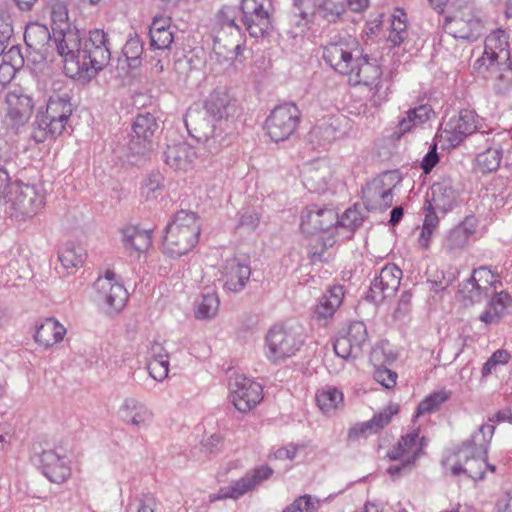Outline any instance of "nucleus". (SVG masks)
I'll use <instances>...</instances> for the list:
<instances>
[{
  "instance_id": "1",
  "label": "nucleus",
  "mask_w": 512,
  "mask_h": 512,
  "mask_svg": "<svg viewBox=\"0 0 512 512\" xmlns=\"http://www.w3.org/2000/svg\"><path fill=\"white\" fill-rule=\"evenodd\" d=\"M238 113V101L225 87L214 89L204 100L202 109L190 107L184 118L191 137L203 142L211 153L227 145V136Z\"/></svg>"
},
{
  "instance_id": "2",
  "label": "nucleus",
  "mask_w": 512,
  "mask_h": 512,
  "mask_svg": "<svg viewBox=\"0 0 512 512\" xmlns=\"http://www.w3.org/2000/svg\"><path fill=\"white\" fill-rule=\"evenodd\" d=\"M200 232L201 222L197 213L177 211L165 227L163 253L173 259L188 254L197 245Z\"/></svg>"
},
{
  "instance_id": "3",
  "label": "nucleus",
  "mask_w": 512,
  "mask_h": 512,
  "mask_svg": "<svg viewBox=\"0 0 512 512\" xmlns=\"http://www.w3.org/2000/svg\"><path fill=\"white\" fill-rule=\"evenodd\" d=\"M494 431V426L483 424L471 436V439L462 443L457 452L458 460L451 467L452 475L459 476L465 473L474 480H482L484 478L488 445Z\"/></svg>"
},
{
  "instance_id": "4",
  "label": "nucleus",
  "mask_w": 512,
  "mask_h": 512,
  "mask_svg": "<svg viewBox=\"0 0 512 512\" xmlns=\"http://www.w3.org/2000/svg\"><path fill=\"white\" fill-rule=\"evenodd\" d=\"M71 98L68 94H53L49 97L45 112L38 111L31 127V138L35 143L60 136L72 115Z\"/></svg>"
},
{
  "instance_id": "5",
  "label": "nucleus",
  "mask_w": 512,
  "mask_h": 512,
  "mask_svg": "<svg viewBox=\"0 0 512 512\" xmlns=\"http://www.w3.org/2000/svg\"><path fill=\"white\" fill-rule=\"evenodd\" d=\"M442 27L455 39L469 42L478 40L487 32L481 12L472 3L465 1L452 3L444 17Z\"/></svg>"
},
{
  "instance_id": "6",
  "label": "nucleus",
  "mask_w": 512,
  "mask_h": 512,
  "mask_svg": "<svg viewBox=\"0 0 512 512\" xmlns=\"http://www.w3.org/2000/svg\"><path fill=\"white\" fill-rule=\"evenodd\" d=\"M304 342L305 334L301 324H275L265 336V356L272 364H280L294 356Z\"/></svg>"
},
{
  "instance_id": "7",
  "label": "nucleus",
  "mask_w": 512,
  "mask_h": 512,
  "mask_svg": "<svg viewBox=\"0 0 512 512\" xmlns=\"http://www.w3.org/2000/svg\"><path fill=\"white\" fill-rule=\"evenodd\" d=\"M80 81L87 82L98 75L111 59V42L108 32L92 29L87 37H81Z\"/></svg>"
},
{
  "instance_id": "8",
  "label": "nucleus",
  "mask_w": 512,
  "mask_h": 512,
  "mask_svg": "<svg viewBox=\"0 0 512 512\" xmlns=\"http://www.w3.org/2000/svg\"><path fill=\"white\" fill-rule=\"evenodd\" d=\"M240 10L241 21L251 37H265L273 30L272 0H242Z\"/></svg>"
},
{
  "instance_id": "9",
  "label": "nucleus",
  "mask_w": 512,
  "mask_h": 512,
  "mask_svg": "<svg viewBox=\"0 0 512 512\" xmlns=\"http://www.w3.org/2000/svg\"><path fill=\"white\" fill-rule=\"evenodd\" d=\"M53 50L63 58L64 71L70 78L80 81V53L81 36L77 29L66 27V29L54 28Z\"/></svg>"
},
{
  "instance_id": "10",
  "label": "nucleus",
  "mask_w": 512,
  "mask_h": 512,
  "mask_svg": "<svg viewBox=\"0 0 512 512\" xmlns=\"http://www.w3.org/2000/svg\"><path fill=\"white\" fill-rule=\"evenodd\" d=\"M360 52L358 41L349 35L335 34L323 46L322 57L326 64L339 74L352 71L355 55Z\"/></svg>"
},
{
  "instance_id": "11",
  "label": "nucleus",
  "mask_w": 512,
  "mask_h": 512,
  "mask_svg": "<svg viewBox=\"0 0 512 512\" xmlns=\"http://www.w3.org/2000/svg\"><path fill=\"white\" fill-rule=\"evenodd\" d=\"M401 181L398 171H386L362 188V200L368 211H384L392 206L393 190Z\"/></svg>"
},
{
  "instance_id": "12",
  "label": "nucleus",
  "mask_w": 512,
  "mask_h": 512,
  "mask_svg": "<svg viewBox=\"0 0 512 512\" xmlns=\"http://www.w3.org/2000/svg\"><path fill=\"white\" fill-rule=\"evenodd\" d=\"M11 203V216L18 221L33 218L45 205V194L36 185L24 184L16 179L13 194L7 199Z\"/></svg>"
},
{
  "instance_id": "13",
  "label": "nucleus",
  "mask_w": 512,
  "mask_h": 512,
  "mask_svg": "<svg viewBox=\"0 0 512 512\" xmlns=\"http://www.w3.org/2000/svg\"><path fill=\"white\" fill-rule=\"evenodd\" d=\"M502 286V281L497 271H492L488 266H480L473 269L471 276L460 285L458 294L470 304L481 303L488 299L490 292Z\"/></svg>"
},
{
  "instance_id": "14",
  "label": "nucleus",
  "mask_w": 512,
  "mask_h": 512,
  "mask_svg": "<svg viewBox=\"0 0 512 512\" xmlns=\"http://www.w3.org/2000/svg\"><path fill=\"white\" fill-rule=\"evenodd\" d=\"M301 112L294 103L276 106L267 117L265 127L271 140L280 142L287 140L297 129Z\"/></svg>"
},
{
  "instance_id": "15",
  "label": "nucleus",
  "mask_w": 512,
  "mask_h": 512,
  "mask_svg": "<svg viewBox=\"0 0 512 512\" xmlns=\"http://www.w3.org/2000/svg\"><path fill=\"white\" fill-rule=\"evenodd\" d=\"M159 128L156 118L150 114H139L132 125L128 143L132 155L144 156L153 149L154 136Z\"/></svg>"
},
{
  "instance_id": "16",
  "label": "nucleus",
  "mask_w": 512,
  "mask_h": 512,
  "mask_svg": "<svg viewBox=\"0 0 512 512\" xmlns=\"http://www.w3.org/2000/svg\"><path fill=\"white\" fill-rule=\"evenodd\" d=\"M338 221L339 215L334 208L310 204L301 213L300 228L307 235H315L337 228Z\"/></svg>"
},
{
  "instance_id": "17",
  "label": "nucleus",
  "mask_w": 512,
  "mask_h": 512,
  "mask_svg": "<svg viewBox=\"0 0 512 512\" xmlns=\"http://www.w3.org/2000/svg\"><path fill=\"white\" fill-rule=\"evenodd\" d=\"M230 397L235 408L246 413L263 398L262 386L244 375H235L229 380Z\"/></svg>"
},
{
  "instance_id": "18",
  "label": "nucleus",
  "mask_w": 512,
  "mask_h": 512,
  "mask_svg": "<svg viewBox=\"0 0 512 512\" xmlns=\"http://www.w3.org/2000/svg\"><path fill=\"white\" fill-rule=\"evenodd\" d=\"M115 273L111 270L105 272L94 282L96 299L107 308L109 312L120 311L126 304L128 293L125 287L115 281Z\"/></svg>"
},
{
  "instance_id": "19",
  "label": "nucleus",
  "mask_w": 512,
  "mask_h": 512,
  "mask_svg": "<svg viewBox=\"0 0 512 512\" xmlns=\"http://www.w3.org/2000/svg\"><path fill=\"white\" fill-rule=\"evenodd\" d=\"M402 270L393 263L386 264L373 279L367 294V300L380 304L395 295L402 279Z\"/></svg>"
},
{
  "instance_id": "20",
  "label": "nucleus",
  "mask_w": 512,
  "mask_h": 512,
  "mask_svg": "<svg viewBox=\"0 0 512 512\" xmlns=\"http://www.w3.org/2000/svg\"><path fill=\"white\" fill-rule=\"evenodd\" d=\"M367 340L368 333L365 323L353 321L349 324L345 334L336 338L333 349L335 354L343 359H355L362 354Z\"/></svg>"
},
{
  "instance_id": "21",
  "label": "nucleus",
  "mask_w": 512,
  "mask_h": 512,
  "mask_svg": "<svg viewBox=\"0 0 512 512\" xmlns=\"http://www.w3.org/2000/svg\"><path fill=\"white\" fill-rule=\"evenodd\" d=\"M24 41L32 61H45L53 52V33L40 23H29L24 32Z\"/></svg>"
},
{
  "instance_id": "22",
  "label": "nucleus",
  "mask_w": 512,
  "mask_h": 512,
  "mask_svg": "<svg viewBox=\"0 0 512 512\" xmlns=\"http://www.w3.org/2000/svg\"><path fill=\"white\" fill-rule=\"evenodd\" d=\"M477 130V115L474 111L463 109L451 117L441 131L440 137L450 146H458L467 136Z\"/></svg>"
},
{
  "instance_id": "23",
  "label": "nucleus",
  "mask_w": 512,
  "mask_h": 512,
  "mask_svg": "<svg viewBox=\"0 0 512 512\" xmlns=\"http://www.w3.org/2000/svg\"><path fill=\"white\" fill-rule=\"evenodd\" d=\"M345 75L354 85L370 86L378 91L382 70L376 58L359 52L358 55H355L351 73Z\"/></svg>"
},
{
  "instance_id": "24",
  "label": "nucleus",
  "mask_w": 512,
  "mask_h": 512,
  "mask_svg": "<svg viewBox=\"0 0 512 512\" xmlns=\"http://www.w3.org/2000/svg\"><path fill=\"white\" fill-rule=\"evenodd\" d=\"M220 282L227 291L238 293L242 291L251 276V268L246 260L237 257L227 259L220 269Z\"/></svg>"
},
{
  "instance_id": "25",
  "label": "nucleus",
  "mask_w": 512,
  "mask_h": 512,
  "mask_svg": "<svg viewBox=\"0 0 512 512\" xmlns=\"http://www.w3.org/2000/svg\"><path fill=\"white\" fill-rule=\"evenodd\" d=\"M273 474V469L267 465L255 468L251 473H247L239 480L233 482L230 486L221 488L219 495L212 498L225 499L232 498L238 499L246 492L251 491L256 486L260 485L263 481L269 479Z\"/></svg>"
},
{
  "instance_id": "26",
  "label": "nucleus",
  "mask_w": 512,
  "mask_h": 512,
  "mask_svg": "<svg viewBox=\"0 0 512 512\" xmlns=\"http://www.w3.org/2000/svg\"><path fill=\"white\" fill-rule=\"evenodd\" d=\"M430 190L431 194L425 202L427 209H437L445 214L458 206L460 194L450 179L435 182Z\"/></svg>"
},
{
  "instance_id": "27",
  "label": "nucleus",
  "mask_w": 512,
  "mask_h": 512,
  "mask_svg": "<svg viewBox=\"0 0 512 512\" xmlns=\"http://www.w3.org/2000/svg\"><path fill=\"white\" fill-rule=\"evenodd\" d=\"M7 117L12 128L19 129L30 119L34 110V101L29 95L11 91L6 95Z\"/></svg>"
},
{
  "instance_id": "28",
  "label": "nucleus",
  "mask_w": 512,
  "mask_h": 512,
  "mask_svg": "<svg viewBox=\"0 0 512 512\" xmlns=\"http://www.w3.org/2000/svg\"><path fill=\"white\" fill-rule=\"evenodd\" d=\"M427 445L426 437H419L417 430L401 436L397 444L387 452L390 460H409L416 462Z\"/></svg>"
},
{
  "instance_id": "29",
  "label": "nucleus",
  "mask_w": 512,
  "mask_h": 512,
  "mask_svg": "<svg viewBox=\"0 0 512 512\" xmlns=\"http://www.w3.org/2000/svg\"><path fill=\"white\" fill-rule=\"evenodd\" d=\"M508 41L504 30L497 29L493 30L485 38V49L481 58L477 60L480 66L485 65L489 62V66H494V62L497 60L509 61L510 53L507 49Z\"/></svg>"
},
{
  "instance_id": "30",
  "label": "nucleus",
  "mask_w": 512,
  "mask_h": 512,
  "mask_svg": "<svg viewBox=\"0 0 512 512\" xmlns=\"http://www.w3.org/2000/svg\"><path fill=\"white\" fill-rule=\"evenodd\" d=\"M478 220L474 215H467L456 227L451 229L443 242V248L449 254L461 251L475 233Z\"/></svg>"
},
{
  "instance_id": "31",
  "label": "nucleus",
  "mask_w": 512,
  "mask_h": 512,
  "mask_svg": "<svg viewBox=\"0 0 512 512\" xmlns=\"http://www.w3.org/2000/svg\"><path fill=\"white\" fill-rule=\"evenodd\" d=\"M164 162L175 171H187L192 168L197 153L190 144L181 141L168 145L163 152Z\"/></svg>"
},
{
  "instance_id": "32",
  "label": "nucleus",
  "mask_w": 512,
  "mask_h": 512,
  "mask_svg": "<svg viewBox=\"0 0 512 512\" xmlns=\"http://www.w3.org/2000/svg\"><path fill=\"white\" fill-rule=\"evenodd\" d=\"M43 474L53 483H63L71 475V469L65 456L54 450H44L40 456Z\"/></svg>"
},
{
  "instance_id": "33",
  "label": "nucleus",
  "mask_w": 512,
  "mask_h": 512,
  "mask_svg": "<svg viewBox=\"0 0 512 512\" xmlns=\"http://www.w3.org/2000/svg\"><path fill=\"white\" fill-rule=\"evenodd\" d=\"M488 308L479 316L480 321L487 325L498 324L512 305V297L507 291L490 292Z\"/></svg>"
},
{
  "instance_id": "34",
  "label": "nucleus",
  "mask_w": 512,
  "mask_h": 512,
  "mask_svg": "<svg viewBox=\"0 0 512 512\" xmlns=\"http://www.w3.org/2000/svg\"><path fill=\"white\" fill-rule=\"evenodd\" d=\"M122 419L125 423L138 428L147 427L153 419V413L140 401L126 398L120 407Z\"/></svg>"
},
{
  "instance_id": "35",
  "label": "nucleus",
  "mask_w": 512,
  "mask_h": 512,
  "mask_svg": "<svg viewBox=\"0 0 512 512\" xmlns=\"http://www.w3.org/2000/svg\"><path fill=\"white\" fill-rule=\"evenodd\" d=\"M150 230L140 229L138 226H125L121 229L122 244L126 251L131 255L143 253L152 245V235Z\"/></svg>"
},
{
  "instance_id": "36",
  "label": "nucleus",
  "mask_w": 512,
  "mask_h": 512,
  "mask_svg": "<svg viewBox=\"0 0 512 512\" xmlns=\"http://www.w3.org/2000/svg\"><path fill=\"white\" fill-rule=\"evenodd\" d=\"M344 294L342 285H333L327 289L314 309L315 318L319 321L331 318L342 304Z\"/></svg>"
},
{
  "instance_id": "37",
  "label": "nucleus",
  "mask_w": 512,
  "mask_h": 512,
  "mask_svg": "<svg viewBox=\"0 0 512 512\" xmlns=\"http://www.w3.org/2000/svg\"><path fill=\"white\" fill-rule=\"evenodd\" d=\"M65 334L66 328L55 318H46L36 325L34 339L38 344L49 348L61 342Z\"/></svg>"
},
{
  "instance_id": "38",
  "label": "nucleus",
  "mask_w": 512,
  "mask_h": 512,
  "mask_svg": "<svg viewBox=\"0 0 512 512\" xmlns=\"http://www.w3.org/2000/svg\"><path fill=\"white\" fill-rule=\"evenodd\" d=\"M433 113V109L429 104H422L408 110L406 116L398 122V131H396L395 134H398V137H400L411 131L413 127L424 124L430 119Z\"/></svg>"
},
{
  "instance_id": "39",
  "label": "nucleus",
  "mask_w": 512,
  "mask_h": 512,
  "mask_svg": "<svg viewBox=\"0 0 512 512\" xmlns=\"http://www.w3.org/2000/svg\"><path fill=\"white\" fill-rule=\"evenodd\" d=\"M486 69H492L494 73L493 89L497 95H505L512 88V64L509 61H496L494 66H489V62L484 65Z\"/></svg>"
},
{
  "instance_id": "40",
  "label": "nucleus",
  "mask_w": 512,
  "mask_h": 512,
  "mask_svg": "<svg viewBox=\"0 0 512 512\" xmlns=\"http://www.w3.org/2000/svg\"><path fill=\"white\" fill-rule=\"evenodd\" d=\"M347 0H320L314 14L328 23H336L346 12Z\"/></svg>"
},
{
  "instance_id": "41",
  "label": "nucleus",
  "mask_w": 512,
  "mask_h": 512,
  "mask_svg": "<svg viewBox=\"0 0 512 512\" xmlns=\"http://www.w3.org/2000/svg\"><path fill=\"white\" fill-rule=\"evenodd\" d=\"M58 260L68 273L81 266L85 260V252L82 247L72 243H66L58 252Z\"/></svg>"
},
{
  "instance_id": "42",
  "label": "nucleus",
  "mask_w": 512,
  "mask_h": 512,
  "mask_svg": "<svg viewBox=\"0 0 512 512\" xmlns=\"http://www.w3.org/2000/svg\"><path fill=\"white\" fill-rule=\"evenodd\" d=\"M335 244V238L332 235L324 237L323 234L312 239L307 247V253L310 260L315 262H328L330 254L327 252Z\"/></svg>"
},
{
  "instance_id": "43",
  "label": "nucleus",
  "mask_w": 512,
  "mask_h": 512,
  "mask_svg": "<svg viewBox=\"0 0 512 512\" xmlns=\"http://www.w3.org/2000/svg\"><path fill=\"white\" fill-rule=\"evenodd\" d=\"M219 298L215 291L208 289L201 295V300L195 310L197 319H208L216 315L219 309Z\"/></svg>"
},
{
  "instance_id": "44",
  "label": "nucleus",
  "mask_w": 512,
  "mask_h": 512,
  "mask_svg": "<svg viewBox=\"0 0 512 512\" xmlns=\"http://www.w3.org/2000/svg\"><path fill=\"white\" fill-rule=\"evenodd\" d=\"M144 51V43L138 35L130 37L122 48L128 66L136 69L141 66V55Z\"/></svg>"
},
{
  "instance_id": "45",
  "label": "nucleus",
  "mask_w": 512,
  "mask_h": 512,
  "mask_svg": "<svg viewBox=\"0 0 512 512\" xmlns=\"http://www.w3.org/2000/svg\"><path fill=\"white\" fill-rule=\"evenodd\" d=\"M342 401L343 394L336 388L322 390L316 394L317 405L325 414L335 411Z\"/></svg>"
},
{
  "instance_id": "46",
  "label": "nucleus",
  "mask_w": 512,
  "mask_h": 512,
  "mask_svg": "<svg viewBox=\"0 0 512 512\" xmlns=\"http://www.w3.org/2000/svg\"><path fill=\"white\" fill-rule=\"evenodd\" d=\"M499 155L500 154H498L497 150L494 149L490 143V146L476 157L479 172L487 174L496 171L502 160Z\"/></svg>"
},
{
  "instance_id": "47",
  "label": "nucleus",
  "mask_w": 512,
  "mask_h": 512,
  "mask_svg": "<svg viewBox=\"0 0 512 512\" xmlns=\"http://www.w3.org/2000/svg\"><path fill=\"white\" fill-rule=\"evenodd\" d=\"M451 392L446 390L435 391L426 396L417 407V415L431 413L450 398Z\"/></svg>"
},
{
  "instance_id": "48",
  "label": "nucleus",
  "mask_w": 512,
  "mask_h": 512,
  "mask_svg": "<svg viewBox=\"0 0 512 512\" xmlns=\"http://www.w3.org/2000/svg\"><path fill=\"white\" fill-rule=\"evenodd\" d=\"M365 216L359 210L357 204L348 208L344 214L339 217L337 228L347 229L350 233H354L364 222Z\"/></svg>"
},
{
  "instance_id": "49",
  "label": "nucleus",
  "mask_w": 512,
  "mask_h": 512,
  "mask_svg": "<svg viewBox=\"0 0 512 512\" xmlns=\"http://www.w3.org/2000/svg\"><path fill=\"white\" fill-rule=\"evenodd\" d=\"M490 143L500 154V158L511 160L512 159V135L509 131H501L495 133L490 139Z\"/></svg>"
},
{
  "instance_id": "50",
  "label": "nucleus",
  "mask_w": 512,
  "mask_h": 512,
  "mask_svg": "<svg viewBox=\"0 0 512 512\" xmlns=\"http://www.w3.org/2000/svg\"><path fill=\"white\" fill-rule=\"evenodd\" d=\"M304 184L310 191L324 190L327 177L324 172L314 166L308 167L304 172Z\"/></svg>"
},
{
  "instance_id": "51",
  "label": "nucleus",
  "mask_w": 512,
  "mask_h": 512,
  "mask_svg": "<svg viewBox=\"0 0 512 512\" xmlns=\"http://www.w3.org/2000/svg\"><path fill=\"white\" fill-rule=\"evenodd\" d=\"M51 3V20H52V31L54 28L66 29L71 27L68 22V9L65 3Z\"/></svg>"
},
{
  "instance_id": "52",
  "label": "nucleus",
  "mask_w": 512,
  "mask_h": 512,
  "mask_svg": "<svg viewBox=\"0 0 512 512\" xmlns=\"http://www.w3.org/2000/svg\"><path fill=\"white\" fill-rule=\"evenodd\" d=\"M150 46L153 49L164 50L170 47L174 41L173 32L171 29L155 28V31H149Z\"/></svg>"
},
{
  "instance_id": "53",
  "label": "nucleus",
  "mask_w": 512,
  "mask_h": 512,
  "mask_svg": "<svg viewBox=\"0 0 512 512\" xmlns=\"http://www.w3.org/2000/svg\"><path fill=\"white\" fill-rule=\"evenodd\" d=\"M319 501L310 495L299 496L282 512H317Z\"/></svg>"
},
{
  "instance_id": "54",
  "label": "nucleus",
  "mask_w": 512,
  "mask_h": 512,
  "mask_svg": "<svg viewBox=\"0 0 512 512\" xmlns=\"http://www.w3.org/2000/svg\"><path fill=\"white\" fill-rule=\"evenodd\" d=\"M398 411V405H388L383 411L376 413L368 422L371 424L374 432L377 433L391 422L392 416L397 414Z\"/></svg>"
},
{
  "instance_id": "55",
  "label": "nucleus",
  "mask_w": 512,
  "mask_h": 512,
  "mask_svg": "<svg viewBox=\"0 0 512 512\" xmlns=\"http://www.w3.org/2000/svg\"><path fill=\"white\" fill-rule=\"evenodd\" d=\"M260 223V215L254 210H244L240 212L236 229L244 232H252L256 230Z\"/></svg>"
},
{
  "instance_id": "56",
  "label": "nucleus",
  "mask_w": 512,
  "mask_h": 512,
  "mask_svg": "<svg viewBox=\"0 0 512 512\" xmlns=\"http://www.w3.org/2000/svg\"><path fill=\"white\" fill-rule=\"evenodd\" d=\"M374 366V379L387 389L393 388L396 385L397 373L382 365Z\"/></svg>"
},
{
  "instance_id": "57",
  "label": "nucleus",
  "mask_w": 512,
  "mask_h": 512,
  "mask_svg": "<svg viewBox=\"0 0 512 512\" xmlns=\"http://www.w3.org/2000/svg\"><path fill=\"white\" fill-rule=\"evenodd\" d=\"M16 186V179L10 175V171L6 166H0V201L7 200L10 194H13V189Z\"/></svg>"
},
{
  "instance_id": "58",
  "label": "nucleus",
  "mask_w": 512,
  "mask_h": 512,
  "mask_svg": "<svg viewBox=\"0 0 512 512\" xmlns=\"http://www.w3.org/2000/svg\"><path fill=\"white\" fill-rule=\"evenodd\" d=\"M408 36L406 22L394 17L389 34V40L394 45H400Z\"/></svg>"
},
{
  "instance_id": "59",
  "label": "nucleus",
  "mask_w": 512,
  "mask_h": 512,
  "mask_svg": "<svg viewBox=\"0 0 512 512\" xmlns=\"http://www.w3.org/2000/svg\"><path fill=\"white\" fill-rule=\"evenodd\" d=\"M2 62L20 70L24 65V56L19 45H13L8 51H4Z\"/></svg>"
},
{
  "instance_id": "60",
  "label": "nucleus",
  "mask_w": 512,
  "mask_h": 512,
  "mask_svg": "<svg viewBox=\"0 0 512 512\" xmlns=\"http://www.w3.org/2000/svg\"><path fill=\"white\" fill-rule=\"evenodd\" d=\"M146 366L149 375L156 381L161 382L168 376L169 362L147 360Z\"/></svg>"
},
{
  "instance_id": "61",
  "label": "nucleus",
  "mask_w": 512,
  "mask_h": 512,
  "mask_svg": "<svg viewBox=\"0 0 512 512\" xmlns=\"http://www.w3.org/2000/svg\"><path fill=\"white\" fill-rule=\"evenodd\" d=\"M439 162V155L437 153V143H433L427 154L423 157L421 162V169L425 174H429L433 168L438 164Z\"/></svg>"
},
{
  "instance_id": "62",
  "label": "nucleus",
  "mask_w": 512,
  "mask_h": 512,
  "mask_svg": "<svg viewBox=\"0 0 512 512\" xmlns=\"http://www.w3.org/2000/svg\"><path fill=\"white\" fill-rule=\"evenodd\" d=\"M372 433H375L374 429H372L371 424L368 421H365L350 428L348 432V439L354 441L361 437L366 438Z\"/></svg>"
},
{
  "instance_id": "63",
  "label": "nucleus",
  "mask_w": 512,
  "mask_h": 512,
  "mask_svg": "<svg viewBox=\"0 0 512 512\" xmlns=\"http://www.w3.org/2000/svg\"><path fill=\"white\" fill-rule=\"evenodd\" d=\"M412 293L411 291H404L398 301L397 308L395 309L394 316L400 318L405 316L411 308Z\"/></svg>"
},
{
  "instance_id": "64",
  "label": "nucleus",
  "mask_w": 512,
  "mask_h": 512,
  "mask_svg": "<svg viewBox=\"0 0 512 512\" xmlns=\"http://www.w3.org/2000/svg\"><path fill=\"white\" fill-rule=\"evenodd\" d=\"M398 461H399L398 464L391 465L387 469V473L389 475H391L392 477H399L404 473L410 472L415 465V462H412L409 460H398Z\"/></svg>"
}]
</instances>
